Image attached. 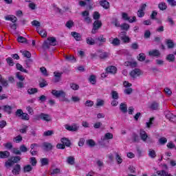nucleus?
<instances>
[{
	"label": "nucleus",
	"instance_id": "nucleus-1",
	"mask_svg": "<svg viewBox=\"0 0 176 176\" xmlns=\"http://www.w3.org/2000/svg\"><path fill=\"white\" fill-rule=\"evenodd\" d=\"M21 160V157L16 155L14 157H11L7 162L5 163V166L8 168V167H12L14 163H19Z\"/></svg>",
	"mask_w": 176,
	"mask_h": 176
},
{
	"label": "nucleus",
	"instance_id": "nucleus-2",
	"mask_svg": "<svg viewBox=\"0 0 176 176\" xmlns=\"http://www.w3.org/2000/svg\"><path fill=\"white\" fill-rule=\"evenodd\" d=\"M83 21L87 24L91 23V18H90V13L88 10H85L81 13Z\"/></svg>",
	"mask_w": 176,
	"mask_h": 176
},
{
	"label": "nucleus",
	"instance_id": "nucleus-3",
	"mask_svg": "<svg viewBox=\"0 0 176 176\" xmlns=\"http://www.w3.org/2000/svg\"><path fill=\"white\" fill-rule=\"evenodd\" d=\"M122 20H124V21H129V23H134L136 21L137 18L135 16H132V18H131L130 16H129V14L126 12H122Z\"/></svg>",
	"mask_w": 176,
	"mask_h": 176
},
{
	"label": "nucleus",
	"instance_id": "nucleus-4",
	"mask_svg": "<svg viewBox=\"0 0 176 176\" xmlns=\"http://www.w3.org/2000/svg\"><path fill=\"white\" fill-rule=\"evenodd\" d=\"M0 109H1V111H3L5 113H8V115H12L13 112V107L9 104H5L1 106V107H0Z\"/></svg>",
	"mask_w": 176,
	"mask_h": 176
},
{
	"label": "nucleus",
	"instance_id": "nucleus-5",
	"mask_svg": "<svg viewBox=\"0 0 176 176\" xmlns=\"http://www.w3.org/2000/svg\"><path fill=\"white\" fill-rule=\"evenodd\" d=\"M52 94L56 97V98H58L60 97H62L63 98H65V93L63 90L57 91L56 89L52 90Z\"/></svg>",
	"mask_w": 176,
	"mask_h": 176
},
{
	"label": "nucleus",
	"instance_id": "nucleus-6",
	"mask_svg": "<svg viewBox=\"0 0 176 176\" xmlns=\"http://www.w3.org/2000/svg\"><path fill=\"white\" fill-rule=\"evenodd\" d=\"M141 70L137 68L134 69L129 73V75L132 78V79H135L138 78V76H141Z\"/></svg>",
	"mask_w": 176,
	"mask_h": 176
},
{
	"label": "nucleus",
	"instance_id": "nucleus-7",
	"mask_svg": "<svg viewBox=\"0 0 176 176\" xmlns=\"http://www.w3.org/2000/svg\"><path fill=\"white\" fill-rule=\"evenodd\" d=\"M101 25H102V23H101V21H98V20L95 21V22L94 23V26H93V28H92L91 33L92 34H96L97 32V30L99 28H101Z\"/></svg>",
	"mask_w": 176,
	"mask_h": 176
},
{
	"label": "nucleus",
	"instance_id": "nucleus-8",
	"mask_svg": "<svg viewBox=\"0 0 176 176\" xmlns=\"http://www.w3.org/2000/svg\"><path fill=\"white\" fill-rule=\"evenodd\" d=\"M61 76H63V72H54V79L52 80L54 83H58V82H60Z\"/></svg>",
	"mask_w": 176,
	"mask_h": 176
},
{
	"label": "nucleus",
	"instance_id": "nucleus-9",
	"mask_svg": "<svg viewBox=\"0 0 176 176\" xmlns=\"http://www.w3.org/2000/svg\"><path fill=\"white\" fill-rule=\"evenodd\" d=\"M98 56L100 60H107L109 56H111V54L109 52H104L102 50L98 51Z\"/></svg>",
	"mask_w": 176,
	"mask_h": 176
},
{
	"label": "nucleus",
	"instance_id": "nucleus-10",
	"mask_svg": "<svg viewBox=\"0 0 176 176\" xmlns=\"http://www.w3.org/2000/svg\"><path fill=\"white\" fill-rule=\"evenodd\" d=\"M42 148L43 151L49 152V151H52V149H53V144H52L50 142H43L42 144Z\"/></svg>",
	"mask_w": 176,
	"mask_h": 176
},
{
	"label": "nucleus",
	"instance_id": "nucleus-11",
	"mask_svg": "<svg viewBox=\"0 0 176 176\" xmlns=\"http://www.w3.org/2000/svg\"><path fill=\"white\" fill-rule=\"evenodd\" d=\"M107 74H111L112 75H115L116 72H118V68L115 66H109L106 68Z\"/></svg>",
	"mask_w": 176,
	"mask_h": 176
},
{
	"label": "nucleus",
	"instance_id": "nucleus-12",
	"mask_svg": "<svg viewBox=\"0 0 176 176\" xmlns=\"http://www.w3.org/2000/svg\"><path fill=\"white\" fill-rule=\"evenodd\" d=\"M60 142L62 144H63V145L65 146H67V148H69V146H71V145H72L71 140H69V139H68L67 138H62L60 139Z\"/></svg>",
	"mask_w": 176,
	"mask_h": 176
},
{
	"label": "nucleus",
	"instance_id": "nucleus-13",
	"mask_svg": "<svg viewBox=\"0 0 176 176\" xmlns=\"http://www.w3.org/2000/svg\"><path fill=\"white\" fill-rule=\"evenodd\" d=\"M166 119H168L170 122H173V123H175L176 122V116L173 114L171 112H168L166 114Z\"/></svg>",
	"mask_w": 176,
	"mask_h": 176
},
{
	"label": "nucleus",
	"instance_id": "nucleus-14",
	"mask_svg": "<svg viewBox=\"0 0 176 176\" xmlns=\"http://www.w3.org/2000/svg\"><path fill=\"white\" fill-rule=\"evenodd\" d=\"M41 120L47 122H52V117L47 113H41Z\"/></svg>",
	"mask_w": 176,
	"mask_h": 176
},
{
	"label": "nucleus",
	"instance_id": "nucleus-15",
	"mask_svg": "<svg viewBox=\"0 0 176 176\" xmlns=\"http://www.w3.org/2000/svg\"><path fill=\"white\" fill-rule=\"evenodd\" d=\"M21 170V166H20V164H17L14 167L13 170H12V173L14 175H19V174H20Z\"/></svg>",
	"mask_w": 176,
	"mask_h": 176
},
{
	"label": "nucleus",
	"instance_id": "nucleus-16",
	"mask_svg": "<svg viewBox=\"0 0 176 176\" xmlns=\"http://www.w3.org/2000/svg\"><path fill=\"white\" fill-rule=\"evenodd\" d=\"M65 129L66 130H68V131H78L79 126H78L76 124L73 126L65 125Z\"/></svg>",
	"mask_w": 176,
	"mask_h": 176
},
{
	"label": "nucleus",
	"instance_id": "nucleus-17",
	"mask_svg": "<svg viewBox=\"0 0 176 176\" xmlns=\"http://www.w3.org/2000/svg\"><path fill=\"white\" fill-rule=\"evenodd\" d=\"M4 19L6 21H11L12 23H16V21H17V17L14 15H7Z\"/></svg>",
	"mask_w": 176,
	"mask_h": 176
},
{
	"label": "nucleus",
	"instance_id": "nucleus-18",
	"mask_svg": "<svg viewBox=\"0 0 176 176\" xmlns=\"http://www.w3.org/2000/svg\"><path fill=\"white\" fill-rule=\"evenodd\" d=\"M148 55L151 57H160V52L157 50H153L148 52Z\"/></svg>",
	"mask_w": 176,
	"mask_h": 176
},
{
	"label": "nucleus",
	"instance_id": "nucleus-19",
	"mask_svg": "<svg viewBox=\"0 0 176 176\" xmlns=\"http://www.w3.org/2000/svg\"><path fill=\"white\" fill-rule=\"evenodd\" d=\"M99 3L102 8L104 9H109V2L107 0H101L99 1Z\"/></svg>",
	"mask_w": 176,
	"mask_h": 176
},
{
	"label": "nucleus",
	"instance_id": "nucleus-20",
	"mask_svg": "<svg viewBox=\"0 0 176 176\" xmlns=\"http://www.w3.org/2000/svg\"><path fill=\"white\" fill-rule=\"evenodd\" d=\"M10 156V152L8 151H0V159H8Z\"/></svg>",
	"mask_w": 176,
	"mask_h": 176
},
{
	"label": "nucleus",
	"instance_id": "nucleus-21",
	"mask_svg": "<svg viewBox=\"0 0 176 176\" xmlns=\"http://www.w3.org/2000/svg\"><path fill=\"white\" fill-rule=\"evenodd\" d=\"M140 138L142 141L145 142L148 139V134L144 130L140 131Z\"/></svg>",
	"mask_w": 176,
	"mask_h": 176
},
{
	"label": "nucleus",
	"instance_id": "nucleus-22",
	"mask_svg": "<svg viewBox=\"0 0 176 176\" xmlns=\"http://www.w3.org/2000/svg\"><path fill=\"white\" fill-rule=\"evenodd\" d=\"M17 41L19 42V43H27L28 45H30V43H31L30 41H27V38L23 36H19L17 38Z\"/></svg>",
	"mask_w": 176,
	"mask_h": 176
},
{
	"label": "nucleus",
	"instance_id": "nucleus-23",
	"mask_svg": "<svg viewBox=\"0 0 176 176\" xmlns=\"http://www.w3.org/2000/svg\"><path fill=\"white\" fill-rule=\"evenodd\" d=\"M16 67L18 71H21V72H24L25 74H28V70L24 69L23 65H21L20 63H16Z\"/></svg>",
	"mask_w": 176,
	"mask_h": 176
},
{
	"label": "nucleus",
	"instance_id": "nucleus-24",
	"mask_svg": "<svg viewBox=\"0 0 176 176\" xmlns=\"http://www.w3.org/2000/svg\"><path fill=\"white\" fill-rule=\"evenodd\" d=\"M120 110L121 111V112H122L123 113H126L127 112V104L126 103H123L122 102L120 104Z\"/></svg>",
	"mask_w": 176,
	"mask_h": 176
},
{
	"label": "nucleus",
	"instance_id": "nucleus-25",
	"mask_svg": "<svg viewBox=\"0 0 176 176\" xmlns=\"http://www.w3.org/2000/svg\"><path fill=\"white\" fill-rule=\"evenodd\" d=\"M41 166L43 167L44 166H49V159L44 157L40 160Z\"/></svg>",
	"mask_w": 176,
	"mask_h": 176
},
{
	"label": "nucleus",
	"instance_id": "nucleus-26",
	"mask_svg": "<svg viewBox=\"0 0 176 176\" xmlns=\"http://www.w3.org/2000/svg\"><path fill=\"white\" fill-rule=\"evenodd\" d=\"M72 36L76 39V41H80L82 39V36H80V34L76 32H72Z\"/></svg>",
	"mask_w": 176,
	"mask_h": 176
},
{
	"label": "nucleus",
	"instance_id": "nucleus-27",
	"mask_svg": "<svg viewBox=\"0 0 176 176\" xmlns=\"http://www.w3.org/2000/svg\"><path fill=\"white\" fill-rule=\"evenodd\" d=\"M87 145L88 146H90V148H94V146L96 145V142L93 139H89L86 141Z\"/></svg>",
	"mask_w": 176,
	"mask_h": 176
},
{
	"label": "nucleus",
	"instance_id": "nucleus-28",
	"mask_svg": "<svg viewBox=\"0 0 176 176\" xmlns=\"http://www.w3.org/2000/svg\"><path fill=\"white\" fill-rule=\"evenodd\" d=\"M37 32L42 36V38H46L47 36V32L45 30H39V29H36Z\"/></svg>",
	"mask_w": 176,
	"mask_h": 176
},
{
	"label": "nucleus",
	"instance_id": "nucleus-29",
	"mask_svg": "<svg viewBox=\"0 0 176 176\" xmlns=\"http://www.w3.org/2000/svg\"><path fill=\"white\" fill-rule=\"evenodd\" d=\"M53 46H54V45H42V49H43V50H56V49L53 48Z\"/></svg>",
	"mask_w": 176,
	"mask_h": 176
},
{
	"label": "nucleus",
	"instance_id": "nucleus-30",
	"mask_svg": "<svg viewBox=\"0 0 176 176\" xmlns=\"http://www.w3.org/2000/svg\"><path fill=\"white\" fill-rule=\"evenodd\" d=\"M109 42H110V43H111L112 45H119V44L120 43V41L119 38H109Z\"/></svg>",
	"mask_w": 176,
	"mask_h": 176
},
{
	"label": "nucleus",
	"instance_id": "nucleus-31",
	"mask_svg": "<svg viewBox=\"0 0 176 176\" xmlns=\"http://www.w3.org/2000/svg\"><path fill=\"white\" fill-rule=\"evenodd\" d=\"M166 60L169 61V63H174L175 61V56L174 54H168L166 56Z\"/></svg>",
	"mask_w": 176,
	"mask_h": 176
},
{
	"label": "nucleus",
	"instance_id": "nucleus-32",
	"mask_svg": "<svg viewBox=\"0 0 176 176\" xmlns=\"http://www.w3.org/2000/svg\"><path fill=\"white\" fill-rule=\"evenodd\" d=\"M151 109H153V111H157L159 108V103L156 102H153L150 106Z\"/></svg>",
	"mask_w": 176,
	"mask_h": 176
},
{
	"label": "nucleus",
	"instance_id": "nucleus-33",
	"mask_svg": "<svg viewBox=\"0 0 176 176\" xmlns=\"http://www.w3.org/2000/svg\"><path fill=\"white\" fill-rule=\"evenodd\" d=\"M65 59L67 60V61H69L70 63H76V59L75 58V56H74L72 55L66 56Z\"/></svg>",
	"mask_w": 176,
	"mask_h": 176
},
{
	"label": "nucleus",
	"instance_id": "nucleus-34",
	"mask_svg": "<svg viewBox=\"0 0 176 176\" xmlns=\"http://www.w3.org/2000/svg\"><path fill=\"white\" fill-rule=\"evenodd\" d=\"M116 160L118 164H122L123 163V159L119 155V153H116Z\"/></svg>",
	"mask_w": 176,
	"mask_h": 176
},
{
	"label": "nucleus",
	"instance_id": "nucleus-35",
	"mask_svg": "<svg viewBox=\"0 0 176 176\" xmlns=\"http://www.w3.org/2000/svg\"><path fill=\"white\" fill-rule=\"evenodd\" d=\"M158 142L160 145H166V144H167V138L162 137L158 140Z\"/></svg>",
	"mask_w": 176,
	"mask_h": 176
},
{
	"label": "nucleus",
	"instance_id": "nucleus-36",
	"mask_svg": "<svg viewBox=\"0 0 176 176\" xmlns=\"http://www.w3.org/2000/svg\"><path fill=\"white\" fill-rule=\"evenodd\" d=\"M32 166L30 164H28L23 167V173H30V171H32Z\"/></svg>",
	"mask_w": 176,
	"mask_h": 176
},
{
	"label": "nucleus",
	"instance_id": "nucleus-37",
	"mask_svg": "<svg viewBox=\"0 0 176 176\" xmlns=\"http://www.w3.org/2000/svg\"><path fill=\"white\" fill-rule=\"evenodd\" d=\"M89 82L91 83V85H96L97 83V80H96V76L91 75L89 78Z\"/></svg>",
	"mask_w": 176,
	"mask_h": 176
},
{
	"label": "nucleus",
	"instance_id": "nucleus-38",
	"mask_svg": "<svg viewBox=\"0 0 176 176\" xmlns=\"http://www.w3.org/2000/svg\"><path fill=\"white\" fill-rule=\"evenodd\" d=\"M148 156L151 157V159H155L156 157V151L155 150L150 149L148 151Z\"/></svg>",
	"mask_w": 176,
	"mask_h": 176
},
{
	"label": "nucleus",
	"instance_id": "nucleus-39",
	"mask_svg": "<svg viewBox=\"0 0 176 176\" xmlns=\"http://www.w3.org/2000/svg\"><path fill=\"white\" fill-rule=\"evenodd\" d=\"M13 141L16 144H19V142H21L23 141V137L21 136V135H19L14 138Z\"/></svg>",
	"mask_w": 176,
	"mask_h": 176
},
{
	"label": "nucleus",
	"instance_id": "nucleus-40",
	"mask_svg": "<svg viewBox=\"0 0 176 176\" xmlns=\"http://www.w3.org/2000/svg\"><path fill=\"white\" fill-rule=\"evenodd\" d=\"M111 97L113 100H118L119 99V94L116 91H111Z\"/></svg>",
	"mask_w": 176,
	"mask_h": 176
},
{
	"label": "nucleus",
	"instance_id": "nucleus-41",
	"mask_svg": "<svg viewBox=\"0 0 176 176\" xmlns=\"http://www.w3.org/2000/svg\"><path fill=\"white\" fill-rule=\"evenodd\" d=\"M105 104V102L104 100L98 99L96 102V108H98V107H104V104Z\"/></svg>",
	"mask_w": 176,
	"mask_h": 176
},
{
	"label": "nucleus",
	"instance_id": "nucleus-42",
	"mask_svg": "<svg viewBox=\"0 0 176 176\" xmlns=\"http://www.w3.org/2000/svg\"><path fill=\"white\" fill-rule=\"evenodd\" d=\"M16 78H17L20 82H24V80H25V77L21 75L20 72H16Z\"/></svg>",
	"mask_w": 176,
	"mask_h": 176
},
{
	"label": "nucleus",
	"instance_id": "nucleus-43",
	"mask_svg": "<svg viewBox=\"0 0 176 176\" xmlns=\"http://www.w3.org/2000/svg\"><path fill=\"white\" fill-rule=\"evenodd\" d=\"M67 163L68 164H71L72 166L75 164V158L72 156H69L67 157Z\"/></svg>",
	"mask_w": 176,
	"mask_h": 176
},
{
	"label": "nucleus",
	"instance_id": "nucleus-44",
	"mask_svg": "<svg viewBox=\"0 0 176 176\" xmlns=\"http://www.w3.org/2000/svg\"><path fill=\"white\" fill-rule=\"evenodd\" d=\"M158 8L160 10H166V9H167V4L164 2H162L159 4Z\"/></svg>",
	"mask_w": 176,
	"mask_h": 176
},
{
	"label": "nucleus",
	"instance_id": "nucleus-45",
	"mask_svg": "<svg viewBox=\"0 0 176 176\" xmlns=\"http://www.w3.org/2000/svg\"><path fill=\"white\" fill-rule=\"evenodd\" d=\"M146 58V56H145V54L144 53H140L138 56V61H145V58Z\"/></svg>",
	"mask_w": 176,
	"mask_h": 176
},
{
	"label": "nucleus",
	"instance_id": "nucleus-46",
	"mask_svg": "<svg viewBox=\"0 0 176 176\" xmlns=\"http://www.w3.org/2000/svg\"><path fill=\"white\" fill-rule=\"evenodd\" d=\"M120 28H121V30H123L124 31H128V30L130 28V25L127 23H123L121 25Z\"/></svg>",
	"mask_w": 176,
	"mask_h": 176
},
{
	"label": "nucleus",
	"instance_id": "nucleus-47",
	"mask_svg": "<svg viewBox=\"0 0 176 176\" xmlns=\"http://www.w3.org/2000/svg\"><path fill=\"white\" fill-rule=\"evenodd\" d=\"M19 150L21 151V152L23 153H25V152H28V148H27V146H25L24 144L20 146Z\"/></svg>",
	"mask_w": 176,
	"mask_h": 176
},
{
	"label": "nucleus",
	"instance_id": "nucleus-48",
	"mask_svg": "<svg viewBox=\"0 0 176 176\" xmlns=\"http://www.w3.org/2000/svg\"><path fill=\"white\" fill-rule=\"evenodd\" d=\"M38 161H36V158H35V157H30V164L33 167H35Z\"/></svg>",
	"mask_w": 176,
	"mask_h": 176
},
{
	"label": "nucleus",
	"instance_id": "nucleus-49",
	"mask_svg": "<svg viewBox=\"0 0 176 176\" xmlns=\"http://www.w3.org/2000/svg\"><path fill=\"white\" fill-rule=\"evenodd\" d=\"M38 91L37 88H30L28 89V93L31 96L32 94H35Z\"/></svg>",
	"mask_w": 176,
	"mask_h": 176
},
{
	"label": "nucleus",
	"instance_id": "nucleus-50",
	"mask_svg": "<svg viewBox=\"0 0 176 176\" xmlns=\"http://www.w3.org/2000/svg\"><path fill=\"white\" fill-rule=\"evenodd\" d=\"M112 138H113V134L111 133H105L103 140H112Z\"/></svg>",
	"mask_w": 176,
	"mask_h": 176
},
{
	"label": "nucleus",
	"instance_id": "nucleus-51",
	"mask_svg": "<svg viewBox=\"0 0 176 176\" xmlns=\"http://www.w3.org/2000/svg\"><path fill=\"white\" fill-rule=\"evenodd\" d=\"M111 24H113V25H115V27L118 28H120L121 26L120 23L119 22V21H118V19H114L112 21Z\"/></svg>",
	"mask_w": 176,
	"mask_h": 176
},
{
	"label": "nucleus",
	"instance_id": "nucleus-52",
	"mask_svg": "<svg viewBox=\"0 0 176 176\" xmlns=\"http://www.w3.org/2000/svg\"><path fill=\"white\" fill-rule=\"evenodd\" d=\"M22 54L23 57H26V58H31V52L29 51H23L22 52Z\"/></svg>",
	"mask_w": 176,
	"mask_h": 176
},
{
	"label": "nucleus",
	"instance_id": "nucleus-53",
	"mask_svg": "<svg viewBox=\"0 0 176 176\" xmlns=\"http://www.w3.org/2000/svg\"><path fill=\"white\" fill-rule=\"evenodd\" d=\"M23 113L24 112L23 111V109H19L15 112V116H17L18 118H21V116H23Z\"/></svg>",
	"mask_w": 176,
	"mask_h": 176
},
{
	"label": "nucleus",
	"instance_id": "nucleus-54",
	"mask_svg": "<svg viewBox=\"0 0 176 176\" xmlns=\"http://www.w3.org/2000/svg\"><path fill=\"white\" fill-rule=\"evenodd\" d=\"M41 72L45 76H49V74H47V70L46 69V67H42L40 68Z\"/></svg>",
	"mask_w": 176,
	"mask_h": 176
},
{
	"label": "nucleus",
	"instance_id": "nucleus-55",
	"mask_svg": "<svg viewBox=\"0 0 176 176\" xmlns=\"http://www.w3.org/2000/svg\"><path fill=\"white\" fill-rule=\"evenodd\" d=\"M7 63L10 67H13L14 65V62H13V59L10 57L6 58Z\"/></svg>",
	"mask_w": 176,
	"mask_h": 176
},
{
	"label": "nucleus",
	"instance_id": "nucleus-56",
	"mask_svg": "<svg viewBox=\"0 0 176 176\" xmlns=\"http://www.w3.org/2000/svg\"><path fill=\"white\" fill-rule=\"evenodd\" d=\"M70 88L72 90H79V85L75 84V83H71L70 84Z\"/></svg>",
	"mask_w": 176,
	"mask_h": 176
},
{
	"label": "nucleus",
	"instance_id": "nucleus-57",
	"mask_svg": "<svg viewBox=\"0 0 176 176\" xmlns=\"http://www.w3.org/2000/svg\"><path fill=\"white\" fill-rule=\"evenodd\" d=\"M12 152L14 155H21V151L19 148H13Z\"/></svg>",
	"mask_w": 176,
	"mask_h": 176
},
{
	"label": "nucleus",
	"instance_id": "nucleus-58",
	"mask_svg": "<svg viewBox=\"0 0 176 176\" xmlns=\"http://www.w3.org/2000/svg\"><path fill=\"white\" fill-rule=\"evenodd\" d=\"M21 118L22 120H30V116L27 113H23Z\"/></svg>",
	"mask_w": 176,
	"mask_h": 176
},
{
	"label": "nucleus",
	"instance_id": "nucleus-59",
	"mask_svg": "<svg viewBox=\"0 0 176 176\" xmlns=\"http://www.w3.org/2000/svg\"><path fill=\"white\" fill-rule=\"evenodd\" d=\"M54 133V132L53 131L49 130V131H45L43 133V135L44 137H49L50 135H53Z\"/></svg>",
	"mask_w": 176,
	"mask_h": 176
},
{
	"label": "nucleus",
	"instance_id": "nucleus-60",
	"mask_svg": "<svg viewBox=\"0 0 176 176\" xmlns=\"http://www.w3.org/2000/svg\"><path fill=\"white\" fill-rule=\"evenodd\" d=\"M47 41L48 42H50V43H56L57 42V39L56 38V37H48L47 38Z\"/></svg>",
	"mask_w": 176,
	"mask_h": 176
},
{
	"label": "nucleus",
	"instance_id": "nucleus-61",
	"mask_svg": "<svg viewBox=\"0 0 176 176\" xmlns=\"http://www.w3.org/2000/svg\"><path fill=\"white\" fill-rule=\"evenodd\" d=\"M164 91L167 94V96H171L173 94V91L168 87L164 88Z\"/></svg>",
	"mask_w": 176,
	"mask_h": 176
},
{
	"label": "nucleus",
	"instance_id": "nucleus-62",
	"mask_svg": "<svg viewBox=\"0 0 176 176\" xmlns=\"http://www.w3.org/2000/svg\"><path fill=\"white\" fill-rule=\"evenodd\" d=\"M3 87H8V86H9V83L8 82V80H5V79H2L1 82H0Z\"/></svg>",
	"mask_w": 176,
	"mask_h": 176
},
{
	"label": "nucleus",
	"instance_id": "nucleus-63",
	"mask_svg": "<svg viewBox=\"0 0 176 176\" xmlns=\"http://www.w3.org/2000/svg\"><path fill=\"white\" fill-rule=\"evenodd\" d=\"M85 107H93L94 105V102L92 100H87L85 103Z\"/></svg>",
	"mask_w": 176,
	"mask_h": 176
},
{
	"label": "nucleus",
	"instance_id": "nucleus-64",
	"mask_svg": "<svg viewBox=\"0 0 176 176\" xmlns=\"http://www.w3.org/2000/svg\"><path fill=\"white\" fill-rule=\"evenodd\" d=\"M16 87L18 89L24 88V82L23 81H19L16 82Z\"/></svg>",
	"mask_w": 176,
	"mask_h": 176
}]
</instances>
